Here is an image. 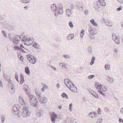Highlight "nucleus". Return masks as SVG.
<instances>
[{
  "mask_svg": "<svg viewBox=\"0 0 123 123\" xmlns=\"http://www.w3.org/2000/svg\"><path fill=\"white\" fill-rule=\"evenodd\" d=\"M95 88L97 90H102V85H98L97 84L95 85Z\"/></svg>",
  "mask_w": 123,
  "mask_h": 123,
  "instance_id": "f3484780",
  "label": "nucleus"
},
{
  "mask_svg": "<svg viewBox=\"0 0 123 123\" xmlns=\"http://www.w3.org/2000/svg\"><path fill=\"white\" fill-rule=\"evenodd\" d=\"M86 15H87L88 13V11L87 10H85L84 11Z\"/></svg>",
  "mask_w": 123,
  "mask_h": 123,
  "instance_id": "c03bdc74",
  "label": "nucleus"
},
{
  "mask_svg": "<svg viewBox=\"0 0 123 123\" xmlns=\"http://www.w3.org/2000/svg\"><path fill=\"white\" fill-rule=\"evenodd\" d=\"M73 105L72 103H71L70 105H69V108H72V106Z\"/></svg>",
  "mask_w": 123,
  "mask_h": 123,
  "instance_id": "338daca9",
  "label": "nucleus"
},
{
  "mask_svg": "<svg viewBox=\"0 0 123 123\" xmlns=\"http://www.w3.org/2000/svg\"><path fill=\"white\" fill-rule=\"evenodd\" d=\"M89 31L91 35H93L95 33L94 30L92 29H89Z\"/></svg>",
  "mask_w": 123,
  "mask_h": 123,
  "instance_id": "bb28decb",
  "label": "nucleus"
},
{
  "mask_svg": "<svg viewBox=\"0 0 123 123\" xmlns=\"http://www.w3.org/2000/svg\"><path fill=\"white\" fill-rule=\"evenodd\" d=\"M0 86L2 87H3V85L2 84V82H0Z\"/></svg>",
  "mask_w": 123,
  "mask_h": 123,
  "instance_id": "052dcab7",
  "label": "nucleus"
},
{
  "mask_svg": "<svg viewBox=\"0 0 123 123\" xmlns=\"http://www.w3.org/2000/svg\"><path fill=\"white\" fill-rule=\"evenodd\" d=\"M27 60L31 63L34 64L36 62V59L35 57L30 54L26 55Z\"/></svg>",
  "mask_w": 123,
  "mask_h": 123,
  "instance_id": "39448f33",
  "label": "nucleus"
},
{
  "mask_svg": "<svg viewBox=\"0 0 123 123\" xmlns=\"http://www.w3.org/2000/svg\"><path fill=\"white\" fill-rule=\"evenodd\" d=\"M22 109L23 111L22 113V115L23 117H25L30 115L31 113L28 111V109L26 107L23 108Z\"/></svg>",
  "mask_w": 123,
  "mask_h": 123,
  "instance_id": "0eeeda50",
  "label": "nucleus"
},
{
  "mask_svg": "<svg viewBox=\"0 0 123 123\" xmlns=\"http://www.w3.org/2000/svg\"><path fill=\"white\" fill-rule=\"evenodd\" d=\"M20 48L22 49V48H23L25 49L26 50H27V49H25L24 47L23 46V45L21 44H20Z\"/></svg>",
  "mask_w": 123,
  "mask_h": 123,
  "instance_id": "8fccbe9b",
  "label": "nucleus"
},
{
  "mask_svg": "<svg viewBox=\"0 0 123 123\" xmlns=\"http://www.w3.org/2000/svg\"><path fill=\"white\" fill-rule=\"evenodd\" d=\"M101 112V109L100 108H98V110L97 113L99 114H100Z\"/></svg>",
  "mask_w": 123,
  "mask_h": 123,
  "instance_id": "58836bf2",
  "label": "nucleus"
},
{
  "mask_svg": "<svg viewBox=\"0 0 123 123\" xmlns=\"http://www.w3.org/2000/svg\"><path fill=\"white\" fill-rule=\"evenodd\" d=\"M95 57H94V56L92 57V58L91 61H92V62L93 61V62H94V61L95 60Z\"/></svg>",
  "mask_w": 123,
  "mask_h": 123,
  "instance_id": "603ef678",
  "label": "nucleus"
},
{
  "mask_svg": "<svg viewBox=\"0 0 123 123\" xmlns=\"http://www.w3.org/2000/svg\"><path fill=\"white\" fill-rule=\"evenodd\" d=\"M82 34V35H84V30H82L80 32V34Z\"/></svg>",
  "mask_w": 123,
  "mask_h": 123,
  "instance_id": "49530a36",
  "label": "nucleus"
},
{
  "mask_svg": "<svg viewBox=\"0 0 123 123\" xmlns=\"http://www.w3.org/2000/svg\"><path fill=\"white\" fill-rule=\"evenodd\" d=\"M13 39V43L15 44L18 45L19 42L21 40V38L19 35H16L15 36Z\"/></svg>",
  "mask_w": 123,
  "mask_h": 123,
  "instance_id": "6e6552de",
  "label": "nucleus"
},
{
  "mask_svg": "<svg viewBox=\"0 0 123 123\" xmlns=\"http://www.w3.org/2000/svg\"><path fill=\"white\" fill-rule=\"evenodd\" d=\"M101 21L102 22H105V19L104 18L102 19Z\"/></svg>",
  "mask_w": 123,
  "mask_h": 123,
  "instance_id": "774afa93",
  "label": "nucleus"
},
{
  "mask_svg": "<svg viewBox=\"0 0 123 123\" xmlns=\"http://www.w3.org/2000/svg\"><path fill=\"white\" fill-rule=\"evenodd\" d=\"M15 79H16V80L18 81V82H19L18 76L17 73H16L15 74Z\"/></svg>",
  "mask_w": 123,
  "mask_h": 123,
  "instance_id": "473e14b6",
  "label": "nucleus"
},
{
  "mask_svg": "<svg viewBox=\"0 0 123 123\" xmlns=\"http://www.w3.org/2000/svg\"><path fill=\"white\" fill-rule=\"evenodd\" d=\"M71 83L67 84H66V86H67L68 88L69 89H70V87H69V86H70V87H71Z\"/></svg>",
  "mask_w": 123,
  "mask_h": 123,
  "instance_id": "a19ab883",
  "label": "nucleus"
},
{
  "mask_svg": "<svg viewBox=\"0 0 123 123\" xmlns=\"http://www.w3.org/2000/svg\"><path fill=\"white\" fill-rule=\"evenodd\" d=\"M23 57L22 56H21L20 58V61H22L23 60Z\"/></svg>",
  "mask_w": 123,
  "mask_h": 123,
  "instance_id": "6e6d98bb",
  "label": "nucleus"
},
{
  "mask_svg": "<svg viewBox=\"0 0 123 123\" xmlns=\"http://www.w3.org/2000/svg\"><path fill=\"white\" fill-rule=\"evenodd\" d=\"M51 67L53 69L55 70H56V68L54 66H52Z\"/></svg>",
  "mask_w": 123,
  "mask_h": 123,
  "instance_id": "4d7b16f0",
  "label": "nucleus"
},
{
  "mask_svg": "<svg viewBox=\"0 0 123 123\" xmlns=\"http://www.w3.org/2000/svg\"><path fill=\"white\" fill-rule=\"evenodd\" d=\"M102 91L103 92H105L107 91V87H104V88H102Z\"/></svg>",
  "mask_w": 123,
  "mask_h": 123,
  "instance_id": "ea45409f",
  "label": "nucleus"
},
{
  "mask_svg": "<svg viewBox=\"0 0 123 123\" xmlns=\"http://www.w3.org/2000/svg\"><path fill=\"white\" fill-rule=\"evenodd\" d=\"M70 7L72 9H74V6L73 4H71L70 5Z\"/></svg>",
  "mask_w": 123,
  "mask_h": 123,
  "instance_id": "864d4df0",
  "label": "nucleus"
},
{
  "mask_svg": "<svg viewBox=\"0 0 123 123\" xmlns=\"http://www.w3.org/2000/svg\"><path fill=\"white\" fill-rule=\"evenodd\" d=\"M98 92H99L100 94H101L102 95L105 96V95L104 94V93L103 92V91H102V90L101 91H98Z\"/></svg>",
  "mask_w": 123,
  "mask_h": 123,
  "instance_id": "79ce46f5",
  "label": "nucleus"
},
{
  "mask_svg": "<svg viewBox=\"0 0 123 123\" xmlns=\"http://www.w3.org/2000/svg\"><path fill=\"white\" fill-rule=\"evenodd\" d=\"M88 51L89 54H92V47L91 46L88 48Z\"/></svg>",
  "mask_w": 123,
  "mask_h": 123,
  "instance_id": "4be33fe9",
  "label": "nucleus"
},
{
  "mask_svg": "<svg viewBox=\"0 0 123 123\" xmlns=\"http://www.w3.org/2000/svg\"><path fill=\"white\" fill-rule=\"evenodd\" d=\"M69 25L70 27L71 28H73L74 26L73 24L71 22H69Z\"/></svg>",
  "mask_w": 123,
  "mask_h": 123,
  "instance_id": "4c0bfd02",
  "label": "nucleus"
},
{
  "mask_svg": "<svg viewBox=\"0 0 123 123\" xmlns=\"http://www.w3.org/2000/svg\"><path fill=\"white\" fill-rule=\"evenodd\" d=\"M76 7L77 9H78V8H79V10H80V7H79V6H77V5H76Z\"/></svg>",
  "mask_w": 123,
  "mask_h": 123,
  "instance_id": "bf43d9fd",
  "label": "nucleus"
},
{
  "mask_svg": "<svg viewBox=\"0 0 123 123\" xmlns=\"http://www.w3.org/2000/svg\"><path fill=\"white\" fill-rule=\"evenodd\" d=\"M122 9V7H119L117 8V11H119L121 10Z\"/></svg>",
  "mask_w": 123,
  "mask_h": 123,
  "instance_id": "de8ad7c7",
  "label": "nucleus"
},
{
  "mask_svg": "<svg viewBox=\"0 0 123 123\" xmlns=\"http://www.w3.org/2000/svg\"><path fill=\"white\" fill-rule=\"evenodd\" d=\"M61 96L62 98H66L68 99V95L65 93L63 92Z\"/></svg>",
  "mask_w": 123,
  "mask_h": 123,
  "instance_id": "a878e982",
  "label": "nucleus"
},
{
  "mask_svg": "<svg viewBox=\"0 0 123 123\" xmlns=\"http://www.w3.org/2000/svg\"><path fill=\"white\" fill-rule=\"evenodd\" d=\"M89 115L92 118H94L96 117L97 115V113L96 112H92L89 113Z\"/></svg>",
  "mask_w": 123,
  "mask_h": 123,
  "instance_id": "f8f14e48",
  "label": "nucleus"
},
{
  "mask_svg": "<svg viewBox=\"0 0 123 123\" xmlns=\"http://www.w3.org/2000/svg\"><path fill=\"white\" fill-rule=\"evenodd\" d=\"M29 100L31 105L33 107H38V100L32 95H30L29 96Z\"/></svg>",
  "mask_w": 123,
  "mask_h": 123,
  "instance_id": "f03ea898",
  "label": "nucleus"
},
{
  "mask_svg": "<svg viewBox=\"0 0 123 123\" xmlns=\"http://www.w3.org/2000/svg\"><path fill=\"white\" fill-rule=\"evenodd\" d=\"M23 88L25 90V92L29 96L30 95V88L29 87L26 85H24L23 86Z\"/></svg>",
  "mask_w": 123,
  "mask_h": 123,
  "instance_id": "9d476101",
  "label": "nucleus"
},
{
  "mask_svg": "<svg viewBox=\"0 0 123 123\" xmlns=\"http://www.w3.org/2000/svg\"><path fill=\"white\" fill-rule=\"evenodd\" d=\"M98 1L100 3V5L101 6H105L106 5L105 3L103 2H102L101 0H99Z\"/></svg>",
  "mask_w": 123,
  "mask_h": 123,
  "instance_id": "c85d7f7f",
  "label": "nucleus"
},
{
  "mask_svg": "<svg viewBox=\"0 0 123 123\" xmlns=\"http://www.w3.org/2000/svg\"><path fill=\"white\" fill-rule=\"evenodd\" d=\"M22 109V107L18 104L14 105L12 108V111L14 114L17 115L18 118H17L18 120H20L21 119L20 116L19 114L20 111Z\"/></svg>",
  "mask_w": 123,
  "mask_h": 123,
  "instance_id": "f257e3e1",
  "label": "nucleus"
},
{
  "mask_svg": "<svg viewBox=\"0 0 123 123\" xmlns=\"http://www.w3.org/2000/svg\"><path fill=\"white\" fill-rule=\"evenodd\" d=\"M105 69L106 70H109L110 68V66L108 65H106L105 67Z\"/></svg>",
  "mask_w": 123,
  "mask_h": 123,
  "instance_id": "c756f323",
  "label": "nucleus"
},
{
  "mask_svg": "<svg viewBox=\"0 0 123 123\" xmlns=\"http://www.w3.org/2000/svg\"><path fill=\"white\" fill-rule=\"evenodd\" d=\"M1 117V121L2 123H3L5 120V117L4 116H2Z\"/></svg>",
  "mask_w": 123,
  "mask_h": 123,
  "instance_id": "f704fd0d",
  "label": "nucleus"
},
{
  "mask_svg": "<svg viewBox=\"0 0 123 123\" xmlns=\"http://www.w3.org/2000/svg\"><path fill=\"white\" fill-rule=\"evenodd\" d=\"M44 88L45 89H46L47 88V86L46 85H45L44 86Z\"/></svg>",
  "mask_w": 123,
  "mask_h": 123,
  "instance_id": "0e129e2a",
  "label": "nucleus"
},
{
  "mask_svg": "<svg viewBox=\"0 0 123 123\" xmlns=\"http://www.w3.org/2000/svg\"><path fill=\"white\" fill-rule=\"evenodd\" d=\"M102 119L101 118H99L96 121V123H101L102 121Z\"/></svg>",
  "mask_w": 123,
  "mask_h": 123,
  "instance_id": "c9c22d12",
  "label": "nucleus"
},
{
  "mask_svg": "<svg viewBox=\"0 0 123 123\" xmlns=\"http://www.w3.org/2000/svg\"><path fill=\"white\" fill-rule=\"evenodd\" d=\"M114 50L115 52L114 53H116L114 54V55H117V53L118 52V49H114Z\"/></svg>",
  "mask_w": 123,
  "mask_h": 123,
  "instance_id": "7c9ffc66",
  "label": "nucleus"
},
{
  "mask_svg": "<svg viewBox=\"0 0 123 123\" xmlns=\"http://www.w3.org/2000/svg\"><path fill=\"white\" fill-rule=\"evenodd\" d=\"M94 62H92V61H91V62H90V64L91 65H92L94 63Z\"/></svg>",
  "mask_w": 123,
  "mask_h": 123,
  "instance_id": "13d9d810",
  "label": "nucleus"
},
{
  "mask_svg": "<svg viewBox=\"0 0 123 123\" xmlns=\"http://www.w3.org/2000/svg\"><path fill=\"white\" fill-rule=\"evenodd\" d=\"M43 113V111L42 110H40L38 113H37V115L38 116H39V117L42 116Z\"/></svg>",
  "mask_w": 123,
  "mask_h": 123,
  "instance_id": "b1692460",
  "label": "nucleus"
},
{
  "mask_svg": "<svg viewBox=\"0 0 123 123\" xmlns=\"http://www.w3.org/2000/svg\"><path fill=\"white\" fill-rule=\"evenodd\" d=\"M56 86L57 87V88H58L60 87V85L59 84L57 83L56 85Z\"/></svg>",
  "mask_w": 123,
  "mask_h": 123,
  "instance_id": "69168bd1",
  "label": "nucleus"
},
{
  "mask_svg": "<svg viewBox=\"0 0 123 123\" xmlns=\"http://www.w3.org/2000/svg\"><path fill=\"white\" fill-rule=\"evenodd\" d=\"M68 37H70V38L71 39H72L73 38V35L72 34H70L68 35Z\"/></svg>",
  "mask_w": 123,
  "mask_h": 123,
  "instance_id": "37998d69",
  "label": "nucleus"
},
{
  "mask_svg": "<svg viewBox=\"0 0 123 123\" xmlns=\"http://www.w3.org/2000/svg\"><path fill=\"white\" fill-rule=\"evenodd\" d=\"M30 39H29L28 40V39H27L26 40L25 42V44L27 46H29L31 45V44H29V43L28 42V43H27V42H29V41L30 40Z\"/></svg>",
  "mask_w": 123,
  "mask_h": 123,
  "instance_id": "cd10ccee",
  "label": "nucleus"
},
{
  "mask_svg": "<svg viewBox=\"0 0 123 123\" xmlns=\"http://www.w3.org/2000/svg\"><path fill=\"white\" fill-rule=\"evenodd\" d=\"M37 43L36 42L34 43V44H33V46L36 49H38V47L37 46Z\"/></svg>",
  "mask_w": 123,
  "mask_h": 123,
  "instance_id": "2f4dec72",
  "label": "nucleus"
},
{
  "mask_svg": "<svg viewBox=\"0 0 123 123\" xmlns=\"http://www.w3.org/2000/svg\"><path fill=\"white\" fill-rule=\"evenodd\" d=\"M14 48H15L16 49L18 50L22 53H25V52L24 50L18 46H15Z\"/></svg>",
  "mask_w": 123,
  "mask_h": 123,
  "instance_id": "ddd939ff",
  "label": "nucleus"
},
{
  "mask_svg": "<svg viewBox=\"0 0 123 123\" xmlns=\"http://www.w3.org/2000/svg\"><path fill=\"white\" fill-rule=\"evenodd\" d=\"M90 93L93 95V96L96 98H98V94L94 92H93L92 91H90Z\"/></svg>",
  "mask_w": 123,
  "mask_h": 123,
  "instance_id": "2eb2a0df",
  "label": "nucleus"
},
{
  "mask_svg": "<svg viewBox=\"0 0 123 123\" xmlns=\"http://www.w3.org/2000/svg\"><path fill=\"white\" fill-rule=\"evenodd\" d=\"M94 77V75H90L88 77V78L89 79H91Z\"/></svg>",
  "mask_w": 123,
  "mask_h": 123,
  "instance_id": "e433bc0d",
  "label": "nucleus"
},
{
  "mask_svg": "<svg viewBox=\"0 0 123 123\" xmlns=\"http://www.w3.org/2000/svg\"><path fill=\"white\" fill-rule=\"evenodd\" d=\"M112 36L115 43L117 44H120V39L119 36V35L116 36L115 34L113 33L112 34Z\"/></svg>",
  "mask_w": 123,
  "mask_h": 123,
  "instance_id": "423d86ee",
  "label": "nucleus"
},
{
  "mask_svg": "<svg viewBox=\"0 0 123 123\" xmlns=\"http://www.w3.org/2000/svg\"><path fill=\"white\" fill-rule=\"evenodd\" d=\"M64 83L65 85H66L67 83V84L72 83L73 84V83L70 81H69V80L67 79H66L64 80Z\"/></svg>",
  "mask_w": 123,
  "mask_h": 123,
  "instance_id": "aec40b11",
  "label": "nucleus"
},
{
  "mask_svg": "<svg viewBox=\"0 0 123 123\" xmlns=\"http://www.w3.org/2000/svg\"><path fill=\"white\" fill-rule=\"evenodd\" d=\"M66 15H67L68 17H70L71 16V11L69 9H67L66 10Z\"/></svg>",
  "mask_w": 123,
  "mask_h": 123,
  "instance_id": "4468645a",
  "label": "nucleus"
},
{
  "mask_svg": "<svg viewBox=\"0 0 123 123\" xmlns=\"http://www.w3.org/2000/svg\"><path fill=\"white\" fill-rule=\"evenodd\" d=\"M107 80L109 82L111 83H112L113 81V78L109 76L108 77V78L107 79Z\"/></svg>",
  "mask_w": 123,
  "mask_h": 123,
  "instance_id": "393cba45",
  "label": "nucleus"
},
{
  "mask_svg": "<svg viewBox=\"0 0 123 123\" xmlns=\"http://www.w3.org/2000/svg\"><path fill=\"white\" fill-rule=\"evenodd\" d=\"M120 112L122 113H123V108H122L120 110Z\"/></svg>",
  "mask_w": 123,
  "mask_h": 123,
  "instance_id": "e2e57ef3",
  "label": "nucleus"
},
{
  "mask_svg": "<svg viewBox=\"0 0 123 123\" xmlns=\"http://www.w3.org/2000/svg\"><path fill=\"white\" fill-rule=\"evenodd\" d=\"M119 121L120 122L123 123V120L120 118L119 119Z\"/></svg>",
  "mask_w": 123,
  "mask_h": 123,
  "instance_id": "5fc2aeb1",
  "label": "nucleus"
},
{
  "mask_svg": "<svg viewBox=\"0 0 123 123\" xmlns=\"http://www.w3.org/2000/svg\"><path fill=\"white\" fill-rule=\"evenodd\" d=\"M21 2L27 4L29 3L30 2V0H20Z\"/></svg>",
  "mask_w": 123,
  "mask_h": 123,
  "instance_id": "5701e85b",
  "label": "nucleus"
},
{
  "mask_svg": "<svg viewBox=\"0 0 123 123\" xmlns=\"http://www.w3.org/2000/svg\"><path fill=\"white\" fill-rule=\"evenodd\" d=\"M2 33L3 34V35L5 37H6V34L5 33V32L4 31H2Z\"/></svg>",
  "mask_w": 123,
  "mask_h": 123,
  "instance_id": "09e8293b",
  "label": "nucleus"
},
{
  "mask_svg": "<svg viewBox=\"0 0 123 123\" xmlns=\"http://www.w3.org/2000/svg\"><path fill=\"white\" fill-rule=\"evenodd\" d=\"M105 24L108 26H112L111 22L109 20H107L105 22Z\"/></svg>",
  "mask_w": 123,
  "mask_h": 123,
  "instance_id": "6ab92c4d",
  "label": "nucleus"
},
{
  "mask_svg": "<svg viewBox=\"0 0 123 123\" xmlns=\"http://www.w3.org/2000/svg\"><path fill=\"white\" fill-rule=\"evenodd\" d=\"M26 36H24L22 38V42L24 41L25 40V39L26 38Z\"/></svg>",
  "mask_w": 123,
  "mask_h": 123,
  "instance_id": "a18cd8bd",
  "label": "nucleus"
},
{
  "mask_svg": "<svg viewBox=\"0 0 123 123\" xmlns=\"http://www.w3.org/2000/svg\"><path fill=\"white\" fill-rule=\"evenodd\" d=\"M90 22L91 24L94 26H97V24L96 23L93 19H92L90 20Z\"/></svg>",
  "mask_w": 123,
  "mask_h": 123,
  "instance_id": "a211bd4d",
  "label": "nucleus"
},
{
  "mask_svg": "<svg viewBox=\"0 0 123 123\" xmlns=\"http://www.w3.org/2000/svg\"><path fill=\"white\" fill-rule=\"evenodd\" d=\"M63 56L64 58L66 59H68L70 57V56L69 55H63Z\"/></svg>",
  "mask_w": 123,
  "mask_h": 123,
  "instance_id": "72a5a7b5",
  "label": "nucleus"
},
{
  "mask_svg": "<svg viewBox=\"0 0 123 123\" xmlns=\"http://www.w3.org/2000/svg\"><path fill=\"white\" fill-rule=\"evenodd\" d=\"M21 80L20 83L21 84H22L25 81L24 79V77L23 74L21 73L20 74Z\"/></svg>",
  "mask_w": 123,
  "mask_h": 123,
  "instance_id": "dca6fc26",
  "label": "nucleus"
},
{
  "mask_svg": "<svg viewBox=\"0 0 123 123\" xmlns=\"http://www.w3.org/2000/svg\"><path fill=\"white\" fill-rule=\"evenodd\" d=\"M25 72L27 75L30 74V70L28 67H26L25 68Z\"/></svg>",
  "mask_w": 123,
  "mask_h": 123,
  "instance_id": "412c9836",
  "label": "nucleus"
},
{
  "mask_svg": "<svg viewBox=\"0 0 123 123\" xmlns=\"http://www.w3.org/2000/svg\"><path fill=\"white\" fill-rule=\"evenodd\" d=\"M73 86H74L73 87H70V89L73 92H75L77 91V88L73 84H72Z\"/></svg>",
  "mask_w": 123,
  "mask_h": 123,
  "instance_id": "9b49d317",
  "label": "nucleus"
},
{
  "mask_svg": "<svg viewBox=\"0 0 123 123\" xmlns=\"http://www.w3.org/2000/svg\"><path fill=\"white\" fill-rule=\"evenodd\" d=\"M36 93L39 101L41 102V104H43L46 103L47 99L46 97H44L42 99V97L41 95V93L36 92Z\"/></svg>",
  "mask_w": 123,
  "mask_h": 123,
  "instance_id": "20e7f679",
  "label": "nucleus"
},
{
  "mask_svg": "<svg viewBox=\"0 0 123 123\" xmlns=\"http://www.w3.org/2000/svg\"><path fill=\"white\" fill-rule=\"evenodd\" d=\"M57 118V114H55L54 112H53L51 113V119L52 123H55V122L56 118Z\"/></svg>",
  "mask_w": 123,
  "mask_h": 123,
  "instance_id": "1a4fd4ad",
  "label": "nucleus"
},
{
  "mask_svg": "<svg viewBox=\"0 0 123 123\" xmlns=\"http://www.w3.org/2000/svg\"><path fill=\"white\" fill-rule=\"evenodd\" d=\"M54 15L56 17H57L58 15V14L56 13V12H55V13L54 14Z\"/></svg>",
  "mask_w": 123,
  "mask_h": 123,
  "instance_id": "680f3d73",
  "label": "nucleus"
},
{
  "mask_svg": "<svg viewBox=\"0 0 123 123\" xmlns=\"http://www.w3.org/2000/svg\"><path fill=\"white\" fill-rule=\"evenodd\" d=\"M51 10L52 12H55L56 11L58 14H62L63 13V7L60 6L58 7H56L55 4H53L51 5Z\"/></svg>",
  "mask_w": 123,
  "mask_h": 123,
  "instance_id": "7ed1b4c3",
  "label": "nucleus"
},
{
  "mask_svg": "<svg viewBox=\"0 0 123 123\" xmlns=\"http://www.w3.org/2000/svg\"><path fill=\"white\" fill-rule=\"evenodd\" d=\"M104 110L106 112H109V109L107 108H105Z\"/></svg>",
  "mask_w": 123,
  "mask_h": 123,
  "instance_id": "3c124183",
  "label": "nucleus"
}]
</instances>
